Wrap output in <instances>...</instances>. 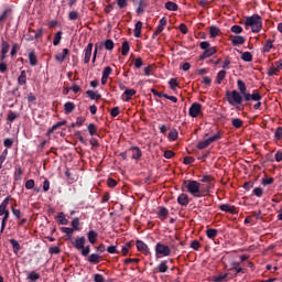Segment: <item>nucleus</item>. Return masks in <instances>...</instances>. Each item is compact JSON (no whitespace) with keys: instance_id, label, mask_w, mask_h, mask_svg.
<instances>
[{"instance_id":"nucleus-50","label":"nucleus","mask_w":282,"mask_h":282,"mask_svg":"<svg viewBox=\"0 0 282 282\" xmlns=\"http://www.w3.org/2000/svg\"><path fill=\"white\" fill-rule=\"evenodd\" d=\"M241 58L245 61V63H252V53L245 52L242 53Z\"/></svg>"},{"instance_id":"nucleus-58","label":"nucleus","mask_w":282,"mask_h":282,"mask_svg":"<svg viewBox=\"0 0 282 282\" xmlns=\"http://www.w3.org/2000/svg\"><path fill=\"white\" fill-rule=\"evenodd\" d=\"M89 252H91V247L84 246V248L82 249V257H89Z\"/></svg>"},{"instance_id":"nucleus-47","label":"nucleus","mask_w":282,"mask_h":282,"mask_svg":"<svg viewBox=\"0 0 282 282\" xmlns=\"http://www.w3.org/2000/svg\"><path fill=\"white\" fill-rule=\"evenodd\" d=\"M166 23H167L166 18H162V19L159 21V25H158L156 30H158L159 32H164V28H166Z\"/></svg>"},{"instance_id":"nucleus-40","label":"nucleus","mask_w":282,"mask_h":282,"mask_svg":"<svg viewBox=\"0 0 282 282\" xmlns=\"http://www.w3.org/2000/svg\"><path fill=\"white\" fill-rule=\"evenodd\" d=\"M231 124H232L234 129H241V127H243V120H241L239 118H234V119H231Z\"/></svg>"},{"instance_id":"nucleus-48","label":"nucleus","mask_w":282,"mask_h":282,"mask_svg":"<svg viewBox=\"0 0 282 282\" xmlns=\"http://www.w3.org/2000/svg\"><path fill=\"white\" fill-rule=\"evenodd\" d=\"M17 118H19V112L10 110L7 117L8 122H14Z\"/></svg>"},{"instance_id":"nucleus-33","label":"nucleus","mask_w":282,"mask_h":282,"mask_svg":"<svg viewBox=\"0 0 282 282\" xmlns=\"http://www.w3.org/2000/svg\"><path fill=\"white\" fill-rule=\"evenodd\" d=\"M218 235H219V230L217 229L208 228L206 230V237L208 239H215V237H217Z\"/></svg>"},{"instance_id":"nucleus-34","label":"nucleus","mask_w":282,"mask_h":282,"mask_svg":"<svg viewBox=\"0 0 282 282\" xmlns=\"http://www.w3.org/2000/svg\"><path fill=\"white\" fill-rule=\"evenodd\" d=\"M89 135H98V126L95 123H89L87 127Z\"/></svg>"},{"instance_id":"nucleus-18","label":"nucleus","mask_w":282,"mask_h":282,"mask_svg":"<svg viewBox=\"0 0 282 282\" xmlns=\"http://www.w3.org/2000/svg\"><path fill=\"white\" fill-rule=\"evenodd\" d=\"M8 204H10V196L4 198L2 203L0 204V217H3L4 214H7L8 210Z\"/></svg>"},{"instance_id":"nucleus-63","label":"nucleus","mask_w":282,"mask_h":282,"mask_svg":"<svg viewBox=\"0 0 282 282\" xmlns=\"http://www.w3.org/2000/svg\"><path fill=\"white\" fill-rule=\"evenodd\" d=\"M94 281L95 282H106L105 276H102V274H100V273H96L94 275Z\"/></svg>"},{"instance_id":"nucleus-6","label":"nucleus","mask_w":282,"mask_h":282,"mask_svg":"<svg viewBox=\"0 0 282 282\" xmlns=\"http://www.w3.org/2000/svg\"><path fill=\"white\" fill-rule=\"evenodd\" d=\"M200 182L203 184H206V185H203V188L205 191H207V195L208 193H210V191H213V188H215V177H213V175H209V174H204L200 178Z\"/></svg>"},{"instance_id":"nucleus-57","label":"nucleus","mask_w":282,"mask_h":282,"mask_svg":"<svg viewBox=\"0 0 282 282\" xmlns=\"http://www.w3.org/2000/svg\"><path fill=\"white\" fill-rule=\"evenodd\" d=\"M177 131L175 129L171 130L170 133H169V138L170 140H172V142H175V140H177Z\"/></svg>"},{"instance_id":"nucleus-8","label":"nucleus","mask_w":282,"mask_h":282,"mask_svg":"<svg viewBox=\"0 0 282 282\" xmlns=\"http://www.w3.org/2000/svg\"><path fill=\"white\" fill-rule=\"evenodd\" d=\"M137 250L139 252H142V254H145V257L151 254V250L149 249V245L145 243L142 240H137Z\"/></svg>"},{"instance_id":"nucleus-44","label":"nucleus","mask_w":282,"mask_h":282,"mask_svg":"<svg viewBox=\"0 0 282 282\" xmlns=\"http://www.w3.org/2000/svg\"><path fill=\"white\" fill-rule=\"evenodd\" d=\"M61 39H63V31H58L54 39H53V45H61Z\"/></svg>"},{"instance_id":"nucleus-25","label":"nucleus","mask_w":282,"mask_h":282,"mask_svg":"<svg viewBox=\"0 0 282 282\" xmlns=\"http://www.w3.org/2000/svg\"><path fill=\"white\" fill-rule=\"evenodd\" d=\"M57 221L61 226H67V224H69V220L67 219V217H65V214L63 212L58 213Z\"/></svg>"},{"instance_id":"nucleus-11","label":"nucleus","mask_w":282,"mask_h":282,"mask_svg":"<svg viewBox=\"0 0 282 282\" xmlns=\"http://www.w3.org/2000/svg\"><path fill=\"white\" fill-rule=\"evenodd\" d=\"M219 210L223 213H229L230 215H237V207L230 204H223L219 206Z\"/></svg>"},{"instance_id":"nucleus-56","label":"nucleus","mask_w":282,"mask_h":282,"mask_svg":"<svg viewBox=\"0 0 282 282\" xmlns=\"http://www.w3.org/2000/svg\"><path fill=\"white\" fill-rule=\"evenodd\" d=\"M34 186H35V182H34V180H28L26 182H25V188H26V191H32V188H34Z\"/></svg>"},{"instance_id":"nucleus-60","label":"nucleus","mask_w":282,"mask_h":282,"mask_svg":"<svg viewBox=\"0 0 282 282\" xmlns=\"http://www.w3.org/2000/svg\"><path fill=\"white\" fill-rule=\"evenodd\" d=\"M273 66H274V72H278V74H279V72H282V61H281V59H279L278 62H275V63L273 64Z\"/></svg>"},{"instance_id":"nucleus-55","label":"nucleus","mask_w":282,"mask_h":282,"mask_svg":"<svg viewBox=\"0 0 282 282\" xmlns=\"http://www.w3.org/2000/svg\"><path fill=\"white\" fill-rule=\"evenodd\" d=\"M112 72H113V69L110 66H107L104 68L102 76L105 78H109V76H111Z\"/></svg>"},{"instance_id":"nucleus-52","label":"nucleus","mask_w":282,"mask_h":282,"mask_svg":"<svg viewBox=\"0 0 282 282\" xmlns=\"http://www.w3.org/2000/svg\"><path fill=\"white\" fill-rule=\"evenodd\" d=\"M170 88L172 89V91H175V89H177V87H180V83H177L176 78H171L169 82Z\"/></svg>"},{"instance_id":"nucleus-19","label":"nucleus","mask_w":282,"mask_h":282,"mask_svg":"<svg viewBox=\"0 0 282 282\" xmlns=\"http://www.w3.org/2000/svg\"><path fill=\"white\" fill-rule=\"evenodd\" d=\"M154 270L161 274H165V272H169V262L163 260Z\"/></svg>"},{"instance_id":"nucleus-32","label":"nucleus","mask_w":282,"mask_h":282,"mask_svg":"<svg viewBox=\"0 0 282 282\" xmlns=\"http://www.w3.org/2000/svg\"><path fill=\"white\" fill-rule=\"evenodd\" d=\"M74 109H76V105L72 101H67L64 105V111L65 113H72L74 111Z\"/></svg>"},{"instance_id":"nucleus-4","label":"nucleus","mask_w":282,"mask_h":282,"mask_svg":"<svg viewBox=\"0 0 282 282\" xmlns=\"http://www.w3.org/2000/svg\"><path fill=\"white\" fill-rule=\"evenodd\" d=\"M155 257L162 259V257H171V247L162 242L155 245Z\"/></svg>"},{"instance_id":"nucleus-41","label":"nucleus","mask_w":282,"mask_h":282,"mask_svg":"<svg viewBox=\"0 0 282 282\" xmlns=\"http://www.w3.org/2000/svg\"><path fill=\"white\" fill-rule=\"evenodd\" d=\"M88 98H90V100H100V94L94 91V90H87L86 91Z\"/></svg>"},{"instance_id":"nucleus-28","label":"nucleus","mask_w":282,"mask_h":282,"mask_svg":"<svg viewBox=\"0 0 282 282\" xmlns=\"http://www.w3.org/2000/svg\"><path fill=\"white\" fill-rule=\"evenodd\" d=\"M101 45H104L105 50H107L108 52H111L113 50V47H116V43H113V40L108 39L105 41V43Z\"/></svg>"},{"instance_id":"nucleus-37","label":"nucleus","mask_w":282,"mask_h":282,"mask_svg":"<svg viewBox=\"0 0 282 282\" xmlns=\"http://www.w3.org/2000/svg\"><path fill=\"white\" fill-rule=\"evenodd\" d=\"M26 279H28L29 281H31V282H36V281H39V279H41V274L36 273V271H31V272L28 274Z\"/></svg>"},{"instance_id":"nucleus-35","label":"nucleus","mask_w":282,"mask_h":282,"mask_svg":"<svg viewBox=\"0 0 282 282\" xmlns=\"http://www.w3.org/2000/svg\"><path fill=\"white\" fill-rule=\"evenodd\" d=\"M135 89H126L123 93V96H126L124 101L129 102V100H131V97L135 96Z\"/></svg>"},{"instance_id":"nucleus-26","label":"nucleus","mask_w":282,"mask_h":282,"mask_svg":"<svg viewBox=\"0 0 282 282\" xmlns=\"http://www.w3.org/2000/svg\"><path fill=\"white\" fill-rule=\"evenodd\" d=\"M28 83V74L25 70H22L20 76L18 77V85L23 86Z\"/></svg>"},{"instance_id":"nucleus-62","label":"nucleus","mask_w":282,"mask_h":282,"mask_svg":"<svg viewBox=\"0 0 282 282\" xmlns=\"http://www.w3.org/2000/svg\"><path fill=\"white\" fill-rule=\"evenodd\" d=\"M199 47L200 50H204L206 52V50H209L210 47V42L208 41L200 42Z\"/></svg>"},{"instance_id":"nucleus-46","label":"nucleus","mask_w":282,"mask_h":282,"mask_svg":"<svg viewBox=\"0 0 282 282\" xmlns=\"http://www.w3.org/2000/svg\"><path fill=\"white\" fill-rule=\"evenodd\" d=\"M226 70H220L217 76H216V83L217 85H221V82L224 80V78H226Z\"/></svg>"},{"instance_id":"nucleus-14","label":"nucleus","mask_w":282,"mask_h":282,"mask_svg":"<svg viewBox=\"0 0 282 282\" xmlns=\"http://www.w3.org/2000/svg\"><path fill=\"white\" fill-rule=\"evenodd\" d=\"M230 41L234 46L243 45V43H246V37L241 35H230Z\"/></svg>"},{"instance_id":"nucleus-13","label":"nucleus","mask_w":282,"mask_h":282,"mask_svg":"<svg viewBox=\"0 0 282 282\" xmlns=\"http://www.w3.org/2000/svg\"><path fill=\"white\" fill-rule=\"evenodd\" d=\"M156 215L161 221H165V219H169V209L164 206H160Z\"/></svg>"},{"instance_id":"nucleus-27","label":"nucleus","mask_w":282,"mask_h":282,"mask_svg":"<svg viewBox=\"0 0 282 282\" xmlns=\"http://www.w3.org/2000/svg\"><path fill=\"white\" fill-rule=\"evenodd\" d=\"M220 32L221 31L219 30V28H217L216 25H212L209 28L210 39H217V36H219Z\"/></svg>"},{"instance_id":"nucleus-64","label":"nucleus","mask_w":282,"mask_h":282,"mask_svg":"<svg viewBox=\"0 0 282 282\" xmlns=\"http://www.w3.org/2000/svg\"><path fill=\"white\" fill-rule=\"evenodd\" d=\"M253 195H256V197H262L263 196V189L261 187H256L253 189Z\"/></svg>"},{"instance_id":"nucleus-2","label":"nucleus","mask_w":282,"mask_h":282,"mask_svg":"<svg viewBox=\"0 0 282 282\" xmlns=\"http://www.w3.org/2000/svg\"><path fill=\"white\" fill-rule=\"evenodd\" d=\"M183 186L187 189L189 195L199 199L200 197H206L208 195L207 191L204 188L202 183L193 180L184 181Z\"/></svg>"},{"instance_id":"nucleus-51","label":"nucleus","mask_w":282,"mask_h":282,"mask_svg":"<svg viewBox=\"0 0 282 282\" xmlns=\"http://www.w3.org/2000/svg\"><path fill=\"white\" fill-rule=\"evenodd\" d=\"M72 227L74 230H80V218L76 217L72 220Z\"/></svg>"},{"instance_id":"nucleus-3","label":"nucleus","mask_w":282,"mask_h":282,"mask_svg":"<svg viewBox=\"0 0 282 282\" xmlns=\"http://www.w3.org/2000/svg\"><path fill=\"white\" fill-rule=\"evenodd\" d=\"M245 28H251L253 34H259L260 30H263V19L259 14H253L251 17H246Z\"/></svg>"},{"instance_id":"nucleus-15","label":"nucleus","mask_w":282,"mask_h":282,"mask_svg":"<svg viewBox=\"0 0 282 282\" xmlns=\"http://www.w3.org/2000/svg\"><path fill=\"white\" fill-rule=\"evenodd\" d=\"M100 261H102V256H100L99 253H91L90 256H88V263H93V265H98Z\"/></svg>"},{"instance_id":"nucleus-59","label":"nucleus","mask_w":282,"mask_h":282,"mask_svg":"<svg viewBox=\"0 0 282 282\" xmlns=\"http://www.w3.org/2000/svg\"><path fill=\"white\" fill-rule=\"evenodd\" d=\"M191 248H192L193 250H199V248H202V243H200L198 240H193V241L191 242Z\"/></svg>"},{"instance_id":"nucleus-22","label":"nucleus","mask_w":282,"mask_h":282,"mask_svg":"<svg viewBox=\"0 0 282 282\" xmlns=\"http://www.w3.org/2000/svg\"><path fill=\"white\" fill-rule=\"evenodd\" d=\"M87 237L89 243H91L93 246L96 243V241H98V232H96L95 230L88 231Z\"/></svg>"},{"instance_id":"nucleus-43","label":"nucleus","mask_w":282,"mask_h":282,"mask_svg":"<svg viewBox=\"0 0 282 282\" xmlns=\"http://www.w3.org/2000/svg\"><path fill=\"white\" fill-rule=\"evenodd\" d=\"M61 231L64 232L68 239H72V235H74V229L69 227H62Z\"/></svg>"},{"instance_id":"nucleus-12","label":"nucleus","mask_w":282,"mask_h":282,"mask_svg":"<svg viewBox=\"0 0 282 282\" xmlns=\"http://www.w3.org/2000/svg\"><path fill=\"white\" fill-rule=\"evenodd\" d=\"M85 243H87L85 236L76 237L75 241H73V247L77 250H82L85 247Z\"/></svg>"},{"instance_id":"nucleus-24","label":"nucleus","mask_w":282,"mask_h":282,"mask_svg":"<svg viewBox=\"0 0 282 282\" xmlns=\"http://www.w3.org/2000/svg\"><path fill=\"white\" fill-rule=\"evenodd\" d=\"M134 36L140 39L142 36V21H138L134 25Z\"/></svg>"},{"instance_id":"nucleus-36","label":"nucleus","mask_w":282,"mask_h":282,"mask_svg":"<svg viewBox=\"0 0 282 282\" xmlns=\"http://www.w3.org/2000/svg\"><path fill=\"white\" fill-rule=\"evenodd\" d=\"M2 221H1V229L0 232H3V230H6V226L8 224V219H10V210L7 212L4 215H2Z\"/></svg>"},{"instance_id":"nucleus-21","label":"nucleus","mask_w":282,"mask_h":282,"mask_svg":"<svg viewBox=\"0 0 282 282\" xmlns=\"http://www.w3.org/2000/svg\"><path fill=\"white\" fill-rule=\"evenodd\" d=\"M29 61H30V65H32V67H35V65H39V58L36 57V52L34 50H32L29 53Z\"/></svg>"},{"instance_id":"nucleus-38","label":"nucleus","mask_w":282,"mask_h":282,"mask_svg":"<svg viewBox=\"0 0 282 282\" xmlns=\"http://www.w3.org/2000/svg\"><path fill=\"white\" fill-rule=\"evenodd\" d=\"M130 50H131V46L129 45V41H124L121 46L122 56H127Z\"/></svg>"},{"instance_id":"nucleus-53","label":"nucleus","mask_w":282,"mask_h":282,"mask_svg":"<svg viewBox=\"0 0 282 282\" xmlns=\"http://www.w3.org/2000/svg\"><path fill=\"white\" fill-rule=\"evenodd\" d=\"M11 213H13L15 219H21V217H23V213H21V209L12 207Z\"/></svg>"},{"instance_id":"nucleus-30","label":"nucleus","mask_w":282,"mask_h":282,"mask_svg":"<svg viewBox=\"0 0 282 282\" xmlns=\"http://www.w3.org/2000/svg\"><path fill=\"white\" fill-rule=\"evenodd\" d=\"M67 124V120L58 121L57 123L53 124L51 129H48V133H54L56 129H61V127H65Z\"/></svg>"},{"instance_id":"nucleus-61","label":"nucleus","mask_w":282,"mask_h":282,"mask_svg":"<svg viewBox=\"0 0 282 282\" xmlns=\"http://www.w3.org/2000/svg\"><path fill=\"white\" fill-rule=\"evenodd\" d=\"M274 138L275 140H281L282 139V127H278L275 132H274Z\"/></svg>"},{"instance_id":"nucleus-49","label":"nucleus","mask_w":282,"mask_h":282,"mask_svg":"<svg viewBox=\"0 0 282 282\" xmlns=\"http://www.w3.org/2000/svg\"><path fill=\"white\" fill-rule=\"evenodd\" d=\"M144 8H147V1L139 0V7L137 9V14H142V12H144Z\"/></svg>"},{"instance_id":"nucleus-42","label":"nucleus","mask_w":282,"mask_h":282,"mask_svg":"<svg viewBox=\"0 0 282 282\" xmlns=\"http://www.w3.org/2000/svg\"><path fill=\"white\" fill-rule=\"evenodd\" d=\"M9 52H10V44L6 40H2L1 54H8Z\"/></svg>"},{"instance_id":"nucleus-39","label":"nucleus","mask_w":282,"mask_h":282,"mask_svg":"<svg viewBox=\"0 0 282 282\" xmlns=\"http://www.w3.org/2000/svg\"><path fill=\"white\" fill-rule=\"evenodd\" d=\"M29 32H32L34 35V37H29L28 41H34V39L39 40L41 39V36H43V29H40L37 32L35 30L30 29Z\"/></svg>"},{"instance_id":"nucleus-31","label":"nucleus","mask_w":282,"mask_h":282,"mask_svg":"<svg viewBox=\"0 0 282 282\" xmlns=\"http://www.w3.org/2000/svg\"><path fill=\"white\" fill-rule=\"evenodd\" d=\"M228 276H230V273H220L218 275H215L213 281L214 282H224V281H228L226 279H228Z\"/></svg>"},{"instance_id":"nucleus-54","label":"nucleus","mask_w":282,"mask_h":282,"mask_svg":"<svg viewBox=\"0 0 282 282\" xmlns=\"http://www.w3.org/2000/svg\"><path fill=\"white\" fill-rule=\"evenodd\" d=\"M117 6L120 10H123V8L129 6V0H117Z\"/></svg>"},{"instance_id":"nucleus-10","label":"nucleus","mask_w":282,"mask_h":282,"mask_svg":"<svg viewBox=\"0 0 282 282\" xmlns=\"http://www.w3.org/2000/svg\"><path fill=\"white\" fill-rule=\"evenodd\" d=\"M214 54H217V47L209 46L204 53L199 56V61H206V58H210V56H214Z\"/></svg>"},{"instance_id":"nucleus-17","label":"nucleus","mask_w":282,"mask_h":282,"mask_svg":"<svg viewBox=\"0 0 282 282\" xmlns=\"http://www.w3.org/2000/svg\"><path fill=\"white\" fill-rule=\"evenodd\" d=\"M177 204H180V206H187L188 204H191V198H188L187 194L183 193L178 195Z\"/></svg>"},{"instance_id":"nucleus-5","label":"nucleus","mask_w":282,"mask_h":282,"mask_svg":"<svg viewBox=\"0 0 282 282\" xmlns=\"http://www.w3.org/2000/svg\"><path fill=\"white\" fill-rule=\"evenodd\" d=\"M221 132H218L216 134H214L213 137H209L206 140L199 141L197 143V149H199V151L204 150V149H208V147H210V144H213V142H217V140H221Z\"/></svg>"},{"instance_id":"nucleus-29","label":"nucleus","mask_w":282,"mask_h":282,"mask_svg":"<svg viewBox=\"0 0 282 282\" xmlns=\"http://www.w3.org/2000/svg\"><path fill=\"white\" fill-rule=\"evenodd\" d=\"M9 243H11L14 254H19V250H21V243H19L17 239H10Z\"/></svg>"},{"instance_id":"nucleus-23","label":"nucleus","mask_w":282,"mask_h":282,"mask_svg":"<svg viewBox=\"0 0 282 282\" xmlns=\"http://www.w3.org/2000/svg\"><path fill=\"white\" fill-rule=\"evenodd\" d=\"M165 10H169L170 12H177L180 10V7L173 1H167L165 3Z\"/></svg>"},{"instance_id":"nucleus-16","label":"nucleus","mask_w":282,"mask_h":282,"mask_svg":"<svg viewBox=\"0 0 282 282\" xmlns=\"http://www.w3.org/2000/svg\"><path fill=\"white\" fill-rule=\"evenodd\" d=\"M129 153H131L132 160H140L142 158V151L138 147L130 148Z\"/></svg>"},{"instance_id":"nucleus-1","label":"nucleus","mask_w":282,"mask_h":282,"mask_svg":"<svg viewBox=\"0 0 282 282\" xmlns=\"http://www.w3.org/2000/svg\"><path fill=\"white\" fill-rule=\"evenodd\" d=\"M238 90H227L226 98L228 105L235 107V105H242L243 100L246 102H250V100H263V96H261V91L258 89L252 90V94L248 93V87L246 86V82L238 79L237 80Z\"/></svg>"},{"instance_id":"nucleus-7","label":"nucleus","mask_w":282,"mask_h":282,"mask_svg":"<svg viewBox=\"0 0 282 282\" xmlns=\"http://www.w3.org/2000/svg\"><path fill=\"white\" fill-rule=\"evenodd\" d=\"M199 113H202V104L199 102L192 104L188 110V116H191V118H197Z\"/></svg>"},{"instance_id":"nucleus-9","label":"nucleus","mask_w":282,"mask_h":282,"mask_svg":"<svg viewBox=\"0 0 282 282\" xmlns=\"http://www.w3.org/2000/svg\"><path fill=\"white\" fill-rule=\"evenodd\" d=\"M94 51V43H88L86 48L84 50V63L87 65L89 61H91V52Z\"/></svg>"},{"instance_id":"nucleus-20","label":"nucleus","mask_w":282,"mask_h":282,"mask_svg":"<svg viewBox=\"0 0 282 282\" xmlns=\"http://www.w3.org/2000/svg\"><path fill=\"white\" fill-rule=\"evenodd\" d=\"M67 56H69V51L68 48H64L62 53H58L55 56V59L57 61V63H63L65 58H67Z\"/></svg>"},{"instance_id":"nucleus-45","label":"nucleus","mask_w":282,"mask_h":282,"mask_svg":"<svg viewBox=\"0 0 282 282\" xmlns=\"http://www.w3.org/2000/svg\"><path fill=\"white\" fill-rule=\"evenodd\" d=\"M272 43H274V41H272V40H267V42L264 43V45H263V52H270V50H272L273 47H274V44H272Z\"/></svg>"}]
</instances>
